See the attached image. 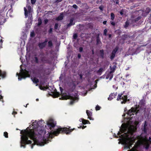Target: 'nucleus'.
<instances>
[{"instance_id":"f257e3e1","label":"nucleus","mask_w":151,"mask_h":151,"mask_svg":"<svg viewBox=\"0 0 151 151\" xmlns=\"http://www.w3.org/2000/svg\"><path fill=\"white\" fill-rule=\"evenodd\" d=\"M132 117H129V120L127 123L122 124L120 131L117 134V135L119 136L120 138L119 139L122 144L124 145L125 148L130 149L134 142L135 140L137 138V142L134 147L128 151H138V148L140 145H143L146 149H147L151 143V138L149 137L148 139L146 135L148 129L147 122H145L144 127L142 129L145 134L144 135L143 133H142L140 136H135L134 133L136 130L138 122L136 121H132Z\"/></svg>"},{"instance_id":"f03ea898","label":"nucleus","mask_w":151,"mask_h":151,"mask_svg":"<svg viewBox=\"0 0 151 151\" xmlns=\"http://www.w3.org/2000/svg\"><path fill=\"white\" fill-rule=\"evenodd\" d=\"M32 122V127L30 126L26 130L21 132L22 134L21 147L24 148L25 145L28 144H32L31 145L32 149L33 148V145L36 144L37 145L43 146L48 142L49 141L48 137L52 138L53 135L57 136L59 133L63 132H65L66 134H69L73 130V129H69L67 127L62 128L60 127L55 129L53 132L48 131L46 138L45 137H42L40 134L42 133V131L38 132V130L41 128L40 126L43 123V121L42 120L37 121L33 120Z\"/></svg>"},{"instance_id":"7ed1b4c3","label":"nucleus","mask_w":151,"mask_h":151,"mask_svg":"<svg viewBox=\"0 0 151 151\" xmlns=\"http://www.w3.org/2000/svg\"><path fill=\"white\" fill-rule=\"evenodd\" d=\"M26 8L24 7V8L25 17H29V21L31 22L32 19V11L31 9V7L30 6L27 5Z\"/></svg>"},{"instance_id":"20e7f679","label":"nucleus","mask_w":151,"mask_h":151,"mask_svg":"<svg viewBox=\"0 0 151 151\" xmlns=\"http://www.w3.org/2000/svg\"><path fill=\"white\" fill-rule=\"evenodd\" d=\"M16 75L18 76V80H21L22 78H25L27 77H29L30 74L29 72L27 70H24L21 68L20 73H17Z\"/></svg>"},{"instance_id":"39448f33","label":"nucleus","mask_w":151,"mask_h":151,"mask_svg":"<svg viewBox=\"0 0 151 151\" xmlns=\"http://www.w3.org/2000/svg\"><path fill=\"white\" fill-rule=\"evenodd\" d=\"M63 99H70L71 100L70 104H72L75 101H77L78 100V96L77 95L74 96H70L66 94H63L62 95Z\"/></svg>"},{"instance_id":"423d86ee","label":"nucleus","mask_w":151,"mask_h":151,"mask_svg":"<svg viewBox=\"0 0 151 151\" xmlns=\"http://www.w3.org/2000/svg\"><path fill=\"white\" fill-rule=\"evenodd\" d=\"M56 124V122L54 120L52 119H49L47 122V126L46 127L49 128L51 131H52V129L55 127Z\"/></svg>"},{"instance_id":"0eeeda50","label":"nucleus","mask_w":151,"mask_h":151,"mask_svg":"<svg viewBox=\"0 0 151 151\" xmlns=\"http://www.w3.org/2000/svg\"><path fill=\"white\" fill-rule=\"evenodd\" d=\"M127 96L123 95L122 94H119L117 96V100L119 101L121 99L123 100V101H121V103L123 104L125 103L127 101Z\"/></svg>"},{"instance_id":"6e6552de","label":"nucleus","mask_w":151,"mask_h":151,"mask_svg":"<svg viewBox=\"0 0 151 151\" xmlns=\"http://www.w3.org/2000/svg\"><path fill=\"white\" fill-rule=\"evenodd\" d=\"M115 67V66H114V65L113 66V67L112 68H111V66H110L111 71L110 73L108 74L106 76V79L109 78V80H111L113 76V73L114 72V70Z\"/></svg>"},{"instance_id":"1a4fd4ad","label":"nucleus","mask_w":151,"mask_h":151,"mask_svg":"<svg viewBox=\"0 0 151 151\" xmlns=\"http://www.w3.org/2000/svg\"><path fill=\"white\" fill-rule=\"evenodd\" d=\"M136 109L134 108H131V109L129 110L128 111L127 115H128L129 116H131L132 115H134L135 113L136 114L137 112H136Z\"/></svg>"},{"instance_id":"9d476101","label":"nucleus","mask_w":151,"mask_h":151,"mask_svg":"<svg viewBox=\"0 0 151 151\" xmlns=\"http://www.w3.org/2000/svg\"><path fill=\"white\" fill-rule=\"evenodd\" d=\"M118 49V47H116L112 51L111 55V59H112L114 58L115 56V54L117 51Z\"/></svg>"},{"instance_id":"9b49d317","label":"nucleus","mask_w":151,"mask_h":151,"mask_svg":"<svg viewBox=\"0 0 151 151\" xmlns=\"http://www.w3.org/2000/svg\"><path fill=\"white\" fill-rule=\"evenodd\" d=\"M79 121L80 122H82V123L83 124H86V123L90 124V123L88 121L82 118H81L79 120Z\"/></svg>"},{"instance_id":"f8f14e48","label":"nucleus","mask_w":151,"mask_h":151,"mask_svg":"<svg viewBox=\"0 0 151 151\" xmlns=\"http://www.w3.org/2000/svg\"><path fill=\"white\" fill-rule=\"evenodd\" d=\"M51 94H50L51 95H52L54 97H58L59 95V93L56 91H54V92H52Z\"/></svg>"},{"instance_id":"ddd939ff","label":"nucleus","mask_w":151,"mask_h":151,"mask_svg":"<svg viewBox=\"0 0 151 151\" xmlns=\"http://www.w3.org/2000/svg\"><path fill=\"white\" fill-rule=\"evenodd\" d=\"M47 41L45 42H43L39 44V46L41 49L43 48L46 45Z\"/></svg>"},{"instance_id":"4468645a","label":"nucleus","mask_w":151,"mask_h":151,"mask_svg":"<svg viewBox=\"0 0 151 151\" xmlns=\"http://www.w3.org/2000/svg\"><path fill=\"white\" fill-rule=\"evenodd\" d=\"M116 93L114 94L113 93L111 94L109 96V97L108 98V100L110 101L111 100L114 98L115 97V96L116 95Z\"/></svg>"},{"instance_id":"2eb2a0df","label":"nucleus","mask_w":151,"mask_h":151,"mask_svg":"<svg viewBox=\"0 0 151 151\" xmlns=\"http://www.w3.org/2000/svg\"><path fill=\"white\" fill-rule=\"evenodd\" d=\"M6 73L4 72H2L0 70V77L3 78L5 76Z\"/></svg>"},{"instance_id":"dca6fc26","label":"nucleus","mask_w":151,"mask_h":151,"mask_svg":"<svg viewBox=\"0 0 151 151\" xmlns=\"http://www.w3.org/2000/svg\"><path fill=\"white\" fill-rule=\"evenodd\" d=\"M63 14H62L57 18L56 19L58 20H61L63 19Z\"/></svg>"},{"instance_id":"f3484780","label":"nucleus","mask_w":151,"mask_h":151,"mask_svg":"<svg viewBox=\"0 0 151 151\" xmlns=\"http://www.w3.org/2000/svg\"><path fill=\"white\" fill-rule=\"evenodd\" d=\"M32 80L34 83H37L39 82V80L38 79L36 78H34L33 79L32 78Z\"/></svg>"},{"instance_id":"a211bd4d","label":"nucleus","mask_w":151,"mask_h":151,"mask_svg":"<svg viewBox=\"0 0 151 151\" xmlns=\"http://www.w3.org/2000/svg\"><path fill=\"white\" fill-rule=\"evenodd\" d=\"M73 19H71L70 21V23L69 24H68V27L70 26L73 25L74 24H73Z\"/></svg>"},{"instance_id":"6ab92c4d","label":"nucleus","mask_w":151,"mask_h":151,"mask_svg":"<svg viewBox=\"0 0 151 151\" xmlns=\"http://www.w3.org/2000/svg\"><path fill=\"white\" fill-rule=\"evenodd\" d=\"M86 113L88 117L91 116L92 115V113L88 110L86 111Z\"/></svg>"},{"instance_id":"aec40b11","label":"nucleus","mask_w":151,"mask_h":151,"mask_svg":"<svg viewBox=\"0 0 151 151\" xmlns=\"http://www.w3.org/2000/svg\"><path fill=\"white\" fill-rule=\"evenodd\" d=\"M111 19L112 20H113L114 18V15L113 13H111Z\"/></svg>"},{"instance_id":"412c9836","label":"nucleus","mask_w":151,"mask_h":151,"mask_svg":"<svg viewBox=\"0 0 151 151\" xmlns=\"http://www.w3.org/2000/svg\"><path fill=\"white\" fill-rule=\"evenodd\" d=\"M40 89L41 90H45L46 89H47V88L46 87H42V86H40Z\"/></svg>"},{"instance_id":"4be33fe9","label":"nucleus","mask_w":151,"mask_h":151,"mask_svg":"<svg viewBox=\"0 0 151 151\" xmlns=\"http://www.w3.org/2000/svg\"><path fill=\"white\" fill-rule=\"evenodd\" d=\"M8 133L7 132H4V136L6 138H8Z\"/></svg>"},{"instance_id":"5701e85b","label":"nucleus","mask_w":151,"mask_h":151,"mask_svg":"<svg viewBox=\"0 0 151 151\" xmlns=\"http://www.w3.org/2000/svg\"><path fill=\"white\" fill-rule=\"evenodd\" d=\"M129 24V22L128 21H127L126 22V24L124 26L125 27H127Z\"/></svg>"},{"instance_id":"b1692460","label":"nucleus","mask_w":151,"mask_h":151,"mask_svg":"<svg viewBox=\"0 0 151 151\" xmlns=\"http://www.w3.org/2000/svg\"><path fill=\"white\" fill-rule=\"evenodd\" d=\"M48 45L49 46H51L52 45V43L51 41H49L48 42Z\"/></svg>"},{"instance_id":"393cba45","label":"nucleus","mask_w":151,"mask_h":151,"mask_svg":"<svg viewBox=\"0 0 151 151\" xmlns=\"http://www.w3.org/2000/svg\"><path fill=\"white\" fill-rule=\"evenodd\" d=\"M58 26V24L57 23H56L55 24V29H57Z\"/></svg>"},{"instance_id":"a878e982","label":"nucleus","mask_w":151,"mask_h":151,"mask_svg":"<svg viewBox=\"0 0 151 151\" xmlns=\"http://www.w3.org/2000/svg\"><path fill=\"white\" fill-rule=\"evenodd\" d=\"M31 3L32 4H34L36 1V0H31Z\"/></svg>"},{"instance_id":"bb28decb","label":"nucleus","mask_w":151,"mask_h":151,"mask_svg":"<svg viewBox=\"0 0 151 151\" xmlns=\"http://www.w3.org/2000/svg\"><path fill=\"white\" fill-rule=\"evenodd\" d=\"M30 36L31 37H33L34 36V33L33 32H32L30 33Z\"/></svg>"},{"instance_id":"cd10ccee","label":"nucleus","mask_w":151,"mask_h":151,"mask_svg":"<svg viewBox=\"0 0 151 151\" xmlns=\"http://www.w3.org/2000/svg\"><path fill=\"white\" fill-rule=\"evenodd\" d=\"M96 110H99L100 109V107L99 106H96Z\"/></svg>"},{"instance_id":"c85d7f7f","label":"nucleus","mask_w":151,"mask_h":151,"mask_svg":"<svg viewBox=\"0 0 151 151\" xmlns=\"http://www.w3.org/2000/svg\"><path fill=\"white\" fill-rule=\"evenodd\" d=\"M98 81V80H96L95 81L96 84L94 86L95 87L94 88H96V87L97 86L96 83H97V82Z\"/></svg>"},{"instance_id":"c756f323","label":"nucleus","mask_w":151,"mask_h":151,"mask_svg":"<svg viewBox=\"0 0 151 151\" xmlns=\"http://www.w3.org/2000/svg\"><path fill=\"white\" fill-rule=\"evenodd\" d=\"M39 23H38V25H41L42 23V21L41 19H39Z\"/></svg>"},{"instance_id":"7c9ffc66","label":"nucleus","mask_w":151,"mask_h":151,"mask_svg":"<svg viewBox=\"0 0 151 151\" xmlns=\"http://www.w3.org/2000/svg\"><path fill=\"white\" fill-rule=\"evenodd\" d=\"M73 37L74 38L76 39L77 37V35L76 34H75L73 35Z\"/></svg>"},{"instance_id":"2f4dec72","label":"nucleus","mask_w":151,"mask_h":151,"mask_svg":"<svg viewBox=\"0 0 151 151\" xmlns=\"http://www.w3.org/2000/svg\"><path fill=\"white\" fill-rule=\"evenodd\" d=\"M127 110V109H126V108H125L124 109V112H125V113H124V114H123V115H122V116H125V114L126 113V112H125V111H126V110Z\"/></svg>"},{"instance_id":"473e14b6","label":"nucleus","mask_w":151,"mask_h":151,"mask_svg":"<svg viewBox=\"0 0 151 151\" xmlns=\"http://www.w3.org/2000/svg\"><path fill=\"white\" fill-rule=\"evenodd\" d=\"M107 32V31L106 30V29H105L104 30V34L105 35H106V33Z\"/></svg>"},{"instance_id":"72a5a7b5","label":"nucleus","mask_w":151,"mask_h":151,"mask_svg":"<svg viewBox=\"0 0 151 151\" xmlns=\"http://www.w3.org/2000/svg\"><path fill=\"white\" fill-rule=\"evenodd\" d=\"M73 7L75 9L77 7V6L75 5V4H74V5H73Z\"/></svg>"},{"instance_id":"f704fd0d","label":"nucleus","mask_w":151,"mask_h":151,"mask_svg":"<svg viewBox=\"0 0 151 151\" xmlns=\"http://www.w3.org/2000/svg\"><path fill=\"white\" fill-rule=\"evenodd\" d=\"M83 50V48H82L81 47H80L79 48V51L80 52H81Z\"/></svg>"},{"instance_id":"c9c22d12","label":"nucleus","mask_w":151,"mask_h":151,"mask_svg":"<svg viewBox=\"0 0 151 151\" xmlns=\"http://www.w3.org/2000/svg\"><path fill=\"white\" fill-rule=\"evenodd\" d=\"M103 69L102 68H100L98 70V72H101L102 71Z\"/></svg>"},{"instance_id":"e433bc0d","label":"nucleus","mask_w":151,"mask_h":151,"mask_svg":"<svg viewBox=\"0 0 151 151\" xmlns=\"http://www.w3.org/2000/svg\"><path fill=\"white\" fill-rule=\"evenodd\" d=\"M35 60H36V62L37 63L38 62V60L37 58V57H35Z\"/></svg>"},{"instance_id":"4c0bfd02","label":"nucleus","mask_w":151,"mask_h":151,"mask_svg":"<svg viewBox=\"0 0 151 151\" xmlns=\"http://www.w3.org/2000/svg\"><path fill=\"white\" fill-rule=\"evenodd\" d=\"M44 21L45 24H46L48 22V20L47 19H45V20Z\"/></svg>"},{"instance_id":"58836bf2","label":"nucleus","mask_w":151,"mask_h":151,"mask_svg":"<svg viewBox=\"0 0 151 151\" xmlns=\"http://www.w3.org/2000/svg\"><path fill=\"white\" fill-rule=\"evenodd\" d=\"M111 24L113 25H115V23L113 22H111Z\"/></svg>"},{"instance_id":"ea45409f","label":"nucleus","mask_w":151,"mask_h":151,"mask_svg":"<svg viewBox=\"0 0 151 151\" xmlns=\"http://www.w3.org/2000/svg\"><path fill=\"white\" fill-rule=\"evenodd\" d=\"M88 118L90 120H93L92 118L91 117V116L88 117Z\"/></svg>"},{"instance_id":"a19ab883","label":"nucleus","mask_w":151,"mask_h":151,"mask_svg":"<svg viewBox=\"0 0 151 151\" xmlns=\"http://www.w3.org/2000/svg\"><path fill=\"white\" fill-rule=\"evenodd\" d=\"M147 10L148 11L147 13H149V12L150 11V9L148 8L147 9Z\"/></svg>"},{"instance_id":"79ce46f5","label":"nucleus","mask_w":151,"mask_h":151,"mask_svg":"<svg viewBox=\"0 0 151 151\" xmlns=\"http://www.w3.org/2000/svg\"><path fill=\"white\" fill-rule=\"evenodd\" d=\"M52 28H50L49 30V32L51 33L52 32Z\"/></svg>"},{"instance_id":"37998d69","label":"nucleus","mask_w":151,"mask_h":151,"mask_svg":"<svg viewBox=\"0 0 151 151\" xmlns=\"http://www.w3.org/2000/svg\"><path fill=\"white\" fill-rule=\"evenodd\" d=\"M17 113L15 111H13V113H12V114L13 115H14L15 114H17Z\"/></svg>"},{"instance_id":"c03bdc74","label":"nucleus","mask_w":151,"mask_h":151,"mask_svg":"<svg viewBox=\"0 0 151 151\" xmlns=\"http://www.w3.org/2000/svg\"><path fill=\"white\" fill-rule=\"evenodd\" d=\"M81 54H78V57L79 58H81Z\"/></svg>"},{"instance_id":"a18cd8bd","label":"nucleus","mask_w":151,"mask_h":151,"mask_svg":"<svg viewBox=\"0 0 151 151\" xmlns=\"http://www.w3.org/2000/svg\"><path fill=\"white\" fill-rule=\"evenodd\" d=\"M62 0H57L56 2H59L61 1Z\"/></svg>"},{"instance_id":"49530a36","label":"nucleus","mask_w":151,"mask_h":151,"mask_svg":"<svg viewBox=\"0 0 151 151\" xmlns=\"http://www.w3.org/2000/svg\"><path fill=\"white\" fill-rule=\"evenodd\" d=\"M3 99V97L0 95V101H1V99Z\"/></svg>"},{"instance_id":"de8ad7c7","label":"nucleus","mask_w":151,"mask_h":151,"mask_svg":"<svg viewBox=\"0 0 151 151\" xmlns=\"http://www.w3.org/2000/svg\"><path fill=\"white\" fill-rule=\"evenodd\" d=\"M86 127V126H83L82 127V129H84Z\"/></svg>"},{"instance_id":"09e8293b","label":"nucleus","mask_w":151,"mask_h":151,"mask_svg":"<svg viewBox=\"0 0 151 151\" xmlns=\"http://www.w3.org/2000/svg\"><path fill=\"white\" fill-rule=\"evenodd\" d=\"M100 52L101 53H103V50H101L100 51Z\"/></svg>"},{"instance_id":"8fccbe9b","label":"nucleus","mask_w":151,"mask_h":151,"mask_svg":"<svg viewBox=\"0 0 151 151\" xmlns=\"http://www.w3.org/2000/svg\"><path fill=\"white\" fill-rule=\"evenodd\" d=\"M99 8H100V9L101 10H102V7H99Z\"/></svg>"},{"instance_id":"3c124183","label":"nucleus","mask_w":151,"mask_h":151,"mask_svg":"<svg viewBox=\"0 0 151 151\" xmlns=\"http://www.w3.org/2000/svg\"><path fill=\"white\" fill-rule=\"evenodd\" d=\"M111 36V35L110 34L109 35V37H110Z\"/></svg>"},{"instance_id":"603ef678","label":"nucleus","mask_w":151,"mask_h":151,"mask_svg":"<svg viewBox=\"0 0 151 151\" xmlns=\"http://www.w3.org/2000/svg\"><path fill=\"white\" fill-rule=\"evenodd\" d=\"M1 42V44L2 43V40H1V41H0V43Z\"/></svg>"},{"instance_id":"864d4df0","label":"nucleus","mask_w":151,"mask_h":151,"mask_svg":"<svg viewBox=\"0 0 151 151\" xmlns=\"http://www.w3.org/2000/svg\"><path fill=\"white\" fill-rule=\"evenodd\" d=\"M106 22H103V23H104V24H105Z\"/></svg>"},{"instance_id":"5fc2aeb1","label":"nucleus","mask_w":151,"mask_h":151,"mask_svg":"<svg viewBox=\"0 0 151 151\" xmlns=\"http://www.w3.org/2000/svg\"><path fill=\"white\" fill-rule=\"evenodd\" d=\"M36 100L37 101H38V100H39V99H36Z\"/></svg>"},{"instance_id":"6e6d98bb","label":"nucleus","mask_w":151,"mask_h":151,"mask_svg":"<svg viewBox=\"0 0 151 151\" xmlns=\"http://www.w3.org/2000/svg\"><path fill=\"white\" fill-rule=\"evenodd\" d=\"M120 14L121 15H122V12H120Z\"/></svg>"},{"instance_id":"4d7b16f0","label":"nucleus","mask_w":151,"mask_h":151,"mask_svg":"<svg viewBox=\"0 0 151 151\" xmlns=\"http://www.w3.org/2000/svg\"><path fill=\"white\" fill-rule=\"evenodd\" d=\"M27 104H27L26 105V106H25V107H27Z\"/></svg>"},{"instance_id":"13d9d810","label":"nucleus","mask_w":151,"mask_h":151,"mask_svg":"<svg viewBox=\"0 0 151 151\" xmlns=\"http://www.w3.org/2000/svg\"><path fill=\"white\" fill-rule=\"evenodd\" d=\"M27 104H27L26 105V106H25V107H27Z\"/></svg>"},{"instance_id":"bf43d9fd","label":"nucleus","mask_w":151,"mask_h":151,"mask_svg":"<svg viewBox=\"0 0 151 151\" xmlns=\"http://www.w3.org/2000/svg\"><path fill=\"white\" fill-rule=\"evenodd\" d=\"M80 77H81V78L82 76H80Z\"/></svg>"},{"instance_id":"052dcab7","label":"nucleus","mask_w":151,"mask_h":151,"mask_svg":"<svg viewBox=\"0 0 151 151\" xmlns=\"http://www.w3.org/2000/svg\"><path fill=\"white\" fill-rule=\"evenodd\" d=\"M86 93H85V94L84 95V96L86 95Z\"/></svg>"},{"instance_id":"680f3d73","label":"nucleus","mask_w":151,"mask_h":151,"mask_svg":"<svg viewBox=\"0 0 151 151\" xmlns=\"http://www.w3.org/2000/svg\"><path fill=\"white\" fill-rule=\"evenodd\" d=\"M112 98V97H110V99Z\"/></svg>"},{"instance_id":"e2e57ef3","label":"nucleus","mask_w":151,"mask_h":151,"mask_svg":"<svg viewBox=\"0 0 151 151\" xmlns=\"http://www.w3.org/2000/svg\"><path fill=\"white\" fill-rule=\"evenodd\" d=\"M112 98V97H110V99Z\"/></svg>"},{"instance_id":"0e129e2a","label":"nucleus","mask_w":151,"mask_h":151,"mask_svg":"<svg viewBox=\"0 0 151 151\" xmlns=\"http://www.w3.org/2000/svg\"><path fill=\"white\" fill-rule=\"evenodd\" d=\"M112 98V97H110V99Z\"/></svg>"},{"instance_id":"69168bd1","label":"nucleus","mask_w":151,"mask_h":151,"mask_svg":"<svg viewBox=\"0 0 151 151\" xmlns=\"http://www.w3.org/2000/svg\"><path fill=\"white\" fill-rule=\"evenodd\" d=\"M139 19V18H138V19Z\"/></svg>"},{"instance_id":"338daca9","label":"nucleus","mask_w":151,"mask_h":151,"mask_svg":"<svg viewBox=\"0 0 151 151\" xmlns=\"http://www.w3.org/2000/svg\"><path fill=\"white\" fill-rule=\"evenodd\" d=\"M126 77H127V76H128V75H126Z\"/></svg>"}]
</instances>
